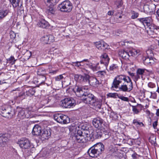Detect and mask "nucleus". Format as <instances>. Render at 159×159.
Wrapping results in <instances>:
<instances>
[{"mask_svg": "<svg viewBox=\"0 0 159 159\" xmlns=\"http://www.w3.org/2000/svg\"><path fill=\"white\" fill-rule=\"evenodd\" d=\"M137 154L135 153L132 155V157L133 159H136L137 158Z\"/></svg>", "mask_w": 159, "mask_h": 159, "instance_id": "nucleus-62", "label": "nucleus"}, {"mask_svg": "<svg viewBox=\"0 0 159 159\" xmlns=\"http://www.w3.org/2000/svg\"><path fill=\"white\" fill-rule=\"evenodd\" d=\"M38 75H46L45 71L44 69L39 68L37 71Z\"/></svg>", "mask_w": 159, "mask_h": 159, "instance_id": "nucleus-37", "label": "nucleus"}, {"mask_svg": "<svg viewBox=\"0 0 159 159\" xmlns=\"http://www.w3.org/2000/svg\"><path fill=\"white\" fill-rule=\"evenodd\" d=\"M8 12L9 11L7 10L0 11V19H2L3 18L5 17L7 15Z\"/></svg>", "mask_w": 159, "mask_h": 159, "instance_id": "nucleus-34", "label": "nucleus"}, {"mask_svg": "<svg viewBox=\"0 0 159 159\" xmlns=\"http://www.w3.org/2000/svg\"><path fill=\"white\" fill-rule=\"evenodd\" d=\"M53 118L57 122L62 124H67L70 122L69 118L65 115L56 114L54 115Z\"/></svg>", "mask_w": 159, "mask_h": 159, "instance_id": "nucleus-8", "label": "nucleus"}, {"mask_svg": "<svg viewBox=\"0 0 159 159\" xmlns=\"http://www.w3.org/2000/svg\"><path fill=\"white\" fill-rule=\"evenodd\" d=\"M93 124L94 126L98 129H102L104 127H106L103 123V120L99 118L93 119Z\"/></svg>", "mask_w": 159, "mask_h": 159, "instance_id": "nucleus-13", "label": "nucleus"}, {"mask_svg": "<svg viewBox=\"0 0 159 159\" xmlns=\"http://www.w3.org/2000/svg\"><path fill=\"white\" fill-rule=\"evenodd\" d=\"M99 63H97L96 65L95 66V69L94 70V71H97L99 70L100 69V66H99Z\"/></svg>", "mask_w": 159, "mask_h": 159, "instance_id": "nucleus-53", "label": "nucleus"}, {"mask_svg": "<svg viewBox=\"0 0 159 159\" xmlns=\"http://www.w3.org/2000/svg\"><path fill=\"white\" fill-rule=\"evenodd\" d=\"M157 124H158L157 120L155 121L153 123L152 125H153V126L154 129H156L157 128Z\"/></svg>", "mask_w": 159, "mask_h": 159, "instance_id": "nucleus-57", "label": "nucleus"}, {"mask_svg": "<svg viewBox=\"0 0 159 159\" xmlns=\"http://www.w3.org/2000/svg\"><path fill=\"white\" fill-rule=\"evenodd\" d=\"M126 143L130 145H132L133 144V141L131 139H129L126 141Z\"/></svg>", "mask_w": 159, "mask_h": 159, "instance_id": "nucleus-52", "label": "nucleus"}, {"mask_svg": "<svg viewBox=\"0 0 159 159\" xmlns=\"http://www.w3.org/2000/svg\"><path fill=\"white\" fill-rule=\"evenodd\" d=\"M1 112L3 116L8 118H12L16 114L15 111L9 106L2 107Z\"/></svg>", "mask_w": 159, "mask_h": 159, "instance_id": "nucleus-6", "label": "nucleus"}, {"mask_svg": "<svg viewBox=\"0 0 159 159\" xmlns=\"http://www.w3.org/2000/svg\"><path fill=\"white\" fill-rule=\"evenodd\" d=\"M82 62V61H76L75 62H72V63L74 64L73 66L77 67H80L81 66V63Z\"/></svg>", "mask_w": 159, "mask_h": 159, "instance_id": "nucleus-45", "label": "nucleus"}, {"mask_svg": "<svg viewBox=\"0 0 159 159\" xmlns=\"http://www.w3.org/2000/svg\"><path fill=\"white\" fill-rule=\"evenodd\" d=\"M75 101L72 98H64L61 101L62 107L65 108H70L75 106Z\"/></svg>", "mask_w": 159, "mask_h": 159, "instance_id": "nucleus-10", "label": "nucleus"}, {"mask_svg": "<svg viewBox=\"0 0 159 159\" xmlns=\"http://www.w3.org/2000/svg\"><path fill=\"white\" fill-rule=\"evenodd\" d=\"M73 138L76 141L80 143H85L88 141V139H85L84 136H74Z\"/></svg>", "mask_w": 159, "mask_h": 159, "instance_id": "nucleus-24", "label": "nucleus"}, {"mask_svg": "<svg viewBox=\"0 0 159 159\" xmlns=\"http://www.w3.org/2000/svg\"><path fill=\"white\" fill-rule=\"evenodd\" d=\"M88 65L89 67L93 71H94V70H95V66L93 65L92 63H89V64H87Z\"/></svg>", "mask_w": 159, "mask_h": 159, "instance_id": "nucleus-50", "label": "nucleus"}, {"mask_svg": "<svg viewBox=\"0 0 159 159\" xmlns=\"http://www.w3.org/2000/svg\"><path fill=\"white\" fill-rule=\"evenodd\" d=\"M133 111L136 114H137L139 112V110L135 106H133Z\"/></svg>", "mask_w": 159, "mask_h": 159, "instance_id": "nucleus-55", "label": "nucleus"}, {"mask_svg": "<svg viewBox=\"0 0 159 159\" xmlns=\"http://www.w3.org/2000/svg\"><path fill=\"white\" fill-rule=\"evenodd\" d=\"M83 134L84 138L86 139H88V138H89V139H92L91 135V133L90 134V132L88 130L83 131Z\"/></svg>", "mask_w": 159, "mask_h": 159, "instance_id": "nucleus-33", "label": "nucleus"}, {"mask_svg": "<svg viewBox=\"0 0 159 159\" xmlns=\"http://www.w3.org/2000/svg\"><path fill=\"white\" fill-rule=\"evenodd\" d=\"M59 0H44V2L48 7L47 9L48 13L52 14L55 13V8L54 5L59 1Z\"/></svg>", "mask_w": 159, "mask_h": 159, "instance_id": "nucleus-12", "label": "nucleus"}, {"mask_svg": "<svg viewBox=\"0 0 159 159\" xmlns=\"http://www.w3.org/2000/svg\"><path fill=\"white\" fill-rule=\"evenodd\" d=\"M104 150V146L103 144L98 143L90 148L87 152L90 157H94L99 156Z\"/></svg>", "mask_w": 159, "mask_h": 159, "instance_id": "nucleus-3", "label": "nucleus"}, {"mask_svg": "<svg viewBox=\"0 0 159 159\" xmlns=\"http://www.w3.org/2000/svg\"><path fill=\"white\" fill-rule=\"evenodd\" d=\"M54 38L53 35H46L41 38V40L44 43L48 44L49 42H53L54 41Z\"/></svg>", "mask_w": 159, "mask_h": 159, "instance_id": "nucleus-17", "label": "nucleus"}, {"mask_svg": "<svg viewBox=\"0 0 159 159\" xmlns=\"http://www.w3.org/2000/svg\"><path fill=\"white\" fill-rule=\"evenodd\" d=\"M75 80L80 83L89 84V79L90 76L87 74L84 75L76 74L74 76Z\"/></svg>", "mask_w": 159, "mask_h": 159, "instance_id": "nucleus-11", "label": "nucleus"}, {"mask_svg": "<svg viewBox=\"0 0 159 159\" xmlns=\"http://www.w3.org/2000/svg\"><path fill=\"white\" fill-rule=\"evenodd\" d=\"M139 50L133 49L129 52L124 50H119L118 54L122 58L127 60L129 59L130 56H135L139 53Z\"/></svg>", "mask_w": 159, "mask_h": 159, "instance_id": "nucleus-4", "label": "nucleus"}, {"mask_svg": "<svg viewBox=\"0 0 159 159\" xmlns=\"http://www.w3.org/2000/svg\"><path fill=\"white\" fill-rule=\"evenodd\" d=\"M69 129L70 133L75 134L76 132V127L75 126H70L69 127Z\"/></svg>", "mask_w": 159, "mask_h": 159, "instance_id": "nucleus-38", "label": "nucleus"}, {"mask_svg": "<svg viewBox=\"0 0 159 159\" xmlns=\"http://www.w3.org/2000/svg\"><path fill=\"white\" fill-rule=\"evenodd\" d=\"M74 91L76 96L79 97L84 96L85 94V93H86L83 90L82 87L78 86H76L75 87Z\"/></svg>", "mask_w": 159, "mask_h": 159, "instance_id": "nucleus-16", "label": "nucleus"}, {"mask_svg": "<svg viewBox=\"0 0 159 159\" xmlns=\"http://www.w3.org/2000/svg\"><path fill=\"white\" fill-rule=\"evenodd\" d=\"M20 147L23 149H29L30 148H33L34 146L30 143V140L25 138L20 139L18 142Z\"/></svg>", "mask_w": 159, "mask_h": 159, "instance_id": "nucleus-9", "label": "nucleus"}, {"mask_svg": "<svg viewBox=\"0 0 159 159\" xmlns=\"http://www.w3.org/2000/svg\"><path fill=\"white\" fill-rule=\"evenodd\" d=\"M154 48V47L152 46L150 47V48L148 49L146 51V53L148 57H152L153 56L152 50H153Z\"/></svg>", "mask_w": 159, "mask_h": 159, "instance_id": "nucleus-29", "label": "nucleus"}, {"mask_svg": "<svg viewBox=\"0 0 159 159\" xmlns=\"http://www.w3.org/2000/svg\"><path fill=\"white\" fill-rule=\"evenodd\" d=\"M143 60L144 64L146 65H151L154 62L152 57H143Z\"/></svg>", "mask_w": 159, "mask_h": 159, "instance_id": "nucleus-23", "label": "nucleus"}, {"mask_svg": "<svg viewBox=\"0 0 159 159\" xmlns=\"http://www.w3.org/2000/svg\"><path fill=\"white\" fill-rule=\"evenodd\" d=\"M83 131H82V130L79 129L75 133L74 136H83Z\"/></svg>", "mask_w": 159, "mask_h": 159, "instance_id": "nucleus-41", "label": "nucleus"}, {"mask_svg": "<svg viewBox=\"0 0 159 159\" xmlns=\"http://www.w3.org/2000/svg\"><path fill=\"white\" fill-rule=\"evenodd\" d=\"M138 20L145 27L150 29L151 31L156 33V31L159 29V28L153 25H151V18L150 17H146L138 19Z\"/></svg>", "mask_w": 159, "mask_h": 159, "instance_id": "nucleus-5", "label": "nucleus"}, {"mask_svg": "<svg viewBox=\"0 0 159 159\" xmlns=\"http://www.w3.org/2000/svg\"><path fill=\"white\" fill-rule=\"evenodd\" d=\"M7 134H4L0 136V144L1 146L4 145L8 140Z\"/></svg>", "mask_w": 159, "mask_h": 159, "instance_id": "nucleus-28", "label": "nucleus"}, {"mask_svg": "<svg viewBox=\"0 0 159 159\" xmlns=\"http://www.w3.org/2000/svg\"><path fill=\"white\" fill-rule=\"evenodd\" d=\"M117 67V66L115 64H112L111 66H110V67L109 68V70L110 71H112L116 69V68Z\"/></svg>", "mask_w": 159, "mask_h": 159, "instance_id": "nucleus-43", "label": "nucleus"}, {"mask_svg": "<svg viewBox=\"0 0 159 159\" xmlns=\"http://www.w3.org/2000/svg\"><path fill=\"white\" fill-rule=\"evenodd\" d=\"M58 8L61 11L70 12L72 9V4L68 0H66L59 4Z\"/></svg>", "mask_w": 159, "mask_h": 159, "instance_id": "nucleus-7", "label": "nucleus"}, {"mask_svg": "<svg viewBox=\"0 0 159 159\" xmlns=\"http://www.w3.org/2000/svg\"><path fill=\"white\" fill-rule=\"evenodd\" d=\"M62 75H61L55 77V80L56 81H60L63 78Z\"/></svg>", "mask_w": 159, "mask_h": 159, "instance_id": "nucleus-44", "label": "nucleus"}, {"mask_svg": "<svg viewBox=\"0 0 159 159\" xmlns=\"http://www.w3.org/2000/svg\"><path fill=\"white\" fill-rule=\"evenodd\" d=\"M42 130L41 128L38 125H35L33 128L32 134L35 135L40 136Z\"/></svg>", "mask_w": 159, "mask_h": 159, "instance_id": "nucleus-20", "label": "nucleus"}, {"mask_svg": "<svg viewBox=\"0 0 159 159\" xmlns=\"http://www.w3.org/2000/svg\"><path fill=\"white\" fill-rule=\"evenodd\" d=\"M51 135V130L50 129H44L42 130L40 136L42 140L48 139Z\"/></svg>", "mask_w": 159, "mask_h": 159, "instance_id": "nucleus-14", "label": "nucleus"}, {"mask_svg": "<svg viewBox=\"0 0 159 159\" xmlns=\"http://www.w3.org/2000/svg\"><path fill=\"white\" fill-rule=\"evenodd\" d=\"M102 132V137H104L105 138L107 139L109 137V133L107 130L106 129L105 127H104L102 129H101Z\"/></svg>", "mask_w": 159, "mask_h": 159, "instance_id": "nucleus-31", "label": "nucleus"}, {"mask_svg": "<svg viewBox=\"0 0 159 159\" xmlns=\"http://www.w3.org/2000/svg\"><path fill=\"white\" fill-rule=\"evenodd\" d=\"M35 92V90L34 89H31L27 91L25 93V95L26 94L28 96H31L34 95Z\"/></svg>", "mask_w": 159, "mask_h": 159, "instance_id": "nucleus-36", "label": "nucleus"}, {"mask_svg": "<svg viewBox=\"0 0 159 159\" xmlns=\"http://www.w3.org/2000/svg\"><path fill=\"white\" fill-rule=\"evenodd\" d=\"M105 73L104 71H99L96 73V74L99 77H102L104 76Z\"/></svg>", "mask_w": 159, "mask_h": 159, "instance_id": "nucleus-42", "label": "nucleus"}, {"mask_svg": "<svg viewBox=\"0 0 159 159\" xmlns=\"http://www.w3.org/2000/svg\"><path fill=\"white\" fill-rule=\"evenodd\" d=\"M121 14V12L120 11H118L117 13H116V15L117 16V17H118V18H122V16L120 15V16H119L118 14Z\"/></svg>", "mask_w": 159, "mask_h": 159, "instance_id": "nucleus-61", "label": "nucleus"}, {"mask_svg": "<svg viewBox=\"0 0 159 159\" xmlns=\"http://www.w3.org/2000/svg\"><path fill=\"white\" fill-rule=\"evenodd\" d=\"M139 16V14L137 12H134L133 14L131 16V18L132 19L136 18Z\"/></svg>", "mask_w": 159, "mask_h": 159, "instance_id": "nucleus-49", "label": "nucleus"}, {"mask_svg": "<svg viewBox=\"0 0 159 159\" xmlns=\"http://www.w3.org/2000/svg\"><path fill=\"white\" fill-rule=\"evenodd\" d=\"M148 86L149 88H152L155 87V85L154 84L150 82L148 84Z\"/></svg>", "mask_w": 159, "mask_h": 159, "instance_id": "nucleus-54", "label": "nucleus"}, {"mask_svg": "<svg viewBox=\"0 0 159 159\" xmlns=\"http://www.w3.org/2000/svg\"><path fill=\"white\" fill-rule=\"evenodd\" d=\"M50 98H49L47 99H46L45 100H43V102H42V103H44V104L46 103L48 104L49 102H51V99H50Z\"/></svg>", "mask_w": 159, "mask_h": 159, "instance_id": "nucleus-48", "label": "nucleus"}, {"mask_svg": "<svg viewBox=\"0 0 159 159\" xmlns=\"http://www.w3.org/2000/svg\"><path fill=\"white\" fill-rule=\"evenodd\" d=\"M89 129V128L87 126H82L81 127V129L82 131H86Z\"/></svg>", "mask_w": 159, "mask_h": 159, "instance_id": "nucleus-58", "label": "nucleus"}, {"mask_svg": "<svg viewBox=\"0 0 159 159\" xmlns=\"http://www.w3.org/2000/svg\"><path fill=\"white\" fill-rule=\"evenodd\" d=\"M48 23L44 19H42L39 21L37 24V25L39 27L45 28L48 25Z\"/></svg>", "mask_w": 159, "mask_h": 159, "instance_id": "nucleus-25", "label": "nucleus"}, {"mask_svg": "<svg viewBox=\"0 0 159 159\" xmlns=\"http://www.w3.org/2000/svg\"><path fill=\"white\" fill-rule=\"evenodd\" d=\"M25 93H19L18 96H15L14 97L15 100V102L16 101L18 102L19 101H22L23 99L25 98Z\"/></svg>", "mask_w": 159, "mask_h": 159, "instance_id": "nucleus-26", "label": "nucleus"}, {"mask_svg": "<svg viewBox=\"0 0 159 159\" xmlns=\"http://www.w3.org/2000/svg\"><path fill=\"white\" fill-rule=\"evenodd\" d=\"M114 12V11H109L107 13V14L109 16H111L113 15Z\"/></svg>", "mask_w": 159, "mask_h": 159, "instance_id": "nucleus-59", "label": "nucleus"}, {"mask_svg": "<svg viewBox=\"0 0 159 159\" xmlns=\"http://www.w3.org/2000/svg\"><path fill=\"white\" fill-rule=\"evenodd\" d=\"M9 1L14 8L19 6V0H9Z\"/></svg>", "mask_w": 159, "mask_h": 159, "instance_id": "nucleus-35", "label": "nucleus"}, {"mask_svg": "<svg viewBox=\"0 0 159 159\" xmlns=\"http://www.w3.org/2000/svg\"><path fill=\"white\" fill-rule=\"evenodd\" d=\"M112 87L119 88L124 92H130L133 88V83L130 78L125 75H117L114 80Z\"/></svg>", "mask_w": 159, "mask_h": 159, "instance_id": "nucleus-1", "label": "nucleus"}, {"mask_svg": "<svg viewBox=\"0 0 159 159\" xmlns=\"http://www.w3.org/2000/svg\"><path fill=\"white\" fill-rule=\"evenodd\" d=\"M95 45L98 49L102 50H104L106 49H107L108 47L107 44L103 41L96 42Z\"/></svg>", "mask_w": 159, "mask_h": 159, "instance_id": "nucleus-18", "label": "nucleus"}, {"mask_svg": "<svg viewBox=\"0 0 159 159\" xmlns=\"http://www.w3.org/2000/svg\"><path fill=\"white\" fill-rule=\"evenodd\" d=\"M122 0H116L114 4L115 9H117L120 8L122 6Z\"/></svg>", "mask_w": 159, "mask_h": 159, "instance_id": "nucleus-30", "label": "nucleus"}, {"mask_svg": "<svg viewBox=\"0 0 159 159\" xmlns=\"http://www.w3.org/2000/svg\"><path fill=\"white\" fill-rule=\"evenodd\" d=\"M38 77L39 80L38 82L40 83H44L46 79V75H38Z\"/></svg>", "mask_w": 159, "mask_h": 159, "instance_id": "nucleus-32", "label": "nucleus"}, {"mask_svg": "<svg viewBox=\"0 0 159 159\" xmlns=\"http://www.w3.org/2000/svg\"><path fill=\"white\" fill-rule=\"evenodd\" d=\"M143 9L144 12L146 13H148L150 12L149 8V6L148 4L145 5H144L143 7Z\"/></svg>", "mask_w": 159, "mask_h": 159, "instance_id": "nucleus-40", "label": "nucleus"}, {"mask_svg": "<svg viewBox=\"0 0 159 159\" xmlns=\"http://www.w3.org/2000/svg\"><path fill=\"white\" fill-rule=\"evenodd\" d=\"M83 99V102L85 103L94 107L97 111L101 109L102 101L98 99L92 93H85Z\"/></svg>", "mask_w": 159, "mask_h": 159, "instance_id": "nucleus-2", "label": "nucleus"}, {"mask_svg": "<svg viewBox=\"0 0 159 159\" xmlns=\"http://www.w3.org/2000/svg\"><path fill=\"white\" fill-rule=\"evenodd\" d=\"M138 125H139L138 126H141V125L142 126H144V124H143V123H142L141 122H139L138 121H137V122L135 125L137 126Z\"/></svg>", "mask_w": 159, "mask_h": 159, "instance_id": "nucleus-60", "label": "nucleus"}, {"mask_svg": "<svg viewBox=\"0 0 159 159\" xmlns=\"http://www.w3.org/2000/svg\"><path fill=\"white\" fill-rule=\"evenodd\" d=\"M118 98L121 100L125 102H128L129 99L127 97H125L123 96H120L118 97Z\"/></svg>", "mask_w": 159, "mask_h": 159, "instance_id": "nucleus-46", "label": "nucleus"}, {"mask_svg": "<svg viewBox=\"0 0 159 159\" xmlns=\"http://www.w3.org/2000/svg\"><path fill=\"white\" fill-rule=\"evenodd\" d=\"M101 63L104 64L105 66L107 65L110 60L107 54L106 53H103L101 55Z\"/></svg>", "mask_w": 159, "mask_h": 159, "instance_id": "nucleus-21", "label": "nucleus"}, {"mask_svg": "<svg viewBox=\"0 0 159 159\" xmlns=\"http://www.w3.org/2000/svg\"><path fill=\"white\" fill-rule=\"evenodd\" d=\"M116 93H110L108 94L107 95L109 97L115 98L116 97Z\"/></svg>", "mask_w": 159, "mask_h": 159, "instance_id": "nucleus-51", "label": "nucleus"}, {"mask_svg": "<svg viewBox=\"0 0 159 159\" xmlns=\"http://www.w3.org/2000/svg\"><path fill=\"white\" fill-rule=\"evenodd\" d=\"M92 138L94 139H99L102 136V132L100 129H96L95 131H93L91 133Z\"/></svg>", "mask_w": 159, "mask_h": 159, "instance_id": "nucleus-19", "label": "nucleus"}, {"mask_svg": "<svg viewBox=\"0 0 159 159\" xmlns=\"http://www.w3.org/2000/svg\"><path fill=\"white\" fill-rule=\"evenodd\" d=\"M145 69H138L136 72L137 74L135 76V81H137L141 77L143 79V75Z\"/></svg>", "mask_w": 159, "mask_h": 159, "instance_id": "nucleus-22", "label": "nucleus"}, {"mask_svg": "<svg viewBox=\"0 0 159 159\" xmlns=\"http://www.w3.org/2000/svg\"><path fill=\"white\" fill-rule=\"evenodd\" d=\"M99 84V82L97 79L90 76L89 79V84L93 86H97Z\"/></svg>", "mask_w": 159, "mask_h": 159, "instance_id": "nucleus-27", "label": "nucleus"}, {"mask_svg": "<svg viewBox=\"0 0 159 159\" xmlns=\"http://www.w3.org/2000/svg\"><path fill=\"white\" fill-rule=\"evenodd\" d=\"M10 34L11 39H14L16 37V34L13 31H10Z\"/></svg>", "mask_w": 159, "mask_h": 159, "instance_id": "nucleus-47", "label": "nucleus"}, {"mask_svg": "<svg viewBox=\"0 0 159 159\" xmlns=\"http://www.w3.org/2000/svg\"><path fill=\"white\" fill-rule=\"evenodd\" d=\"M9 61H11V62H12V64L14 63L16 61V60L14 58L13 56H11L9 58Z\"/></svg>", "mask_w": 159, "mask_h": 159, "instance_id": "nucleus-56", "label": "nucleus"}, {"mask_svg": "<svg viewBox=\"0 0 159 159\" xmlns=\"http://www.w3.org/2000/svg\"><path fill=\"white\" fill-rule=\"evenodd\" d=\"M156 114L157 116H159V109L157 110Z\"/></svg>", "mask_w": 159, "mask_h": 159, "instance_id": "nucleus-64", "label": "nucleus"}, {"mask_svg": "<svg viewBox=\"0 0 159 159\" xmlns=\"http://www.w3.org/2000/svg\"><path fill=\"white\" fill-rule=\"evenodd\" d=\"M24 9L22 4L19 7V8L17 10V13L18 15H21L24 13Z\"/></svg>", "mask_w": 159, "mask_h": 159, "instance_id": "nucleus-39", "label": "nucleus"}, {"mask_svg": "<svg viewBox=\"0 0 159 159\" xmlns=\"http://www.w3.org/2000/svg\"><path fill=\"white\" fill-rule=\"evenodd\" d=\"M137 120L136 119H134L133 121V123L134 124H135V125L137 123Z\"/></svg>", "mask_w": 159, "mask_h": 159, "instance_id": "nucleus-63", "label": "nucleus"}, {"mask_svg": "<svg viewBox=\"0 0 159 159\" xmlns=\"http://www.w3.org/2000/svg\"><path fill=\"white\" fill-rule=\"evenodd\" d=\"M18 110V113L17 117L18 118L23 119L25 118H28L29 117V115L27 114V111L25 110V109L21 108H19Z\"/></svg>", "mask_w": 159, "mask_h": 159, "instance_id": "nucleus-15", "label": "nucleus"}]
</instances>
